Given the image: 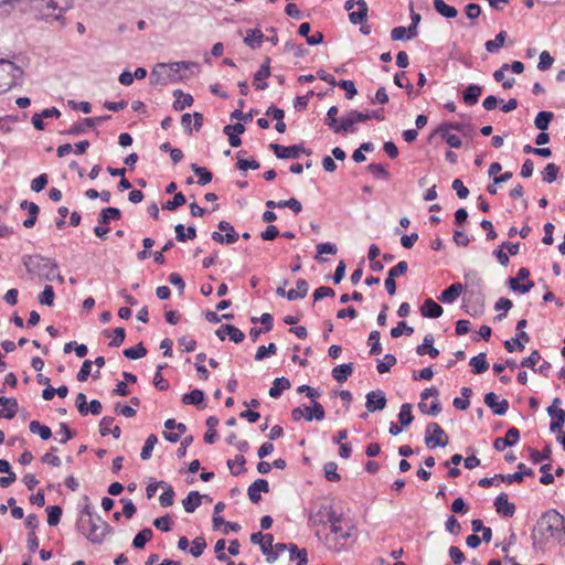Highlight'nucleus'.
Segmentation results:
<instances>
[{"label":"nucleus","instance_id":"f257e3e1","mask_svg":"<svg viewBox=\"0 0 565 565\" xmlns=\"http://www.w3.org/2000/svg\"><path fill=\"white\" fill-rule=\"evenodd\" d=\"M551 540L565 543V518L555 510L542 514L532 533V545L535 551H544Z\"/></svg>","mask_w":565,"mask_h":565},{"label":"nucleus","instance_id":"f03ea898","mask_svg":"<svg viewBox=\"0 0 565 565\" xmlns=\"http://www.w3.org/2000/svg\"><path fill=\"white\" fill-rule=\"evenodd\" d=\"M82 533L94 544L102 543L109 532V524L85 505L78 524Z\"/></svg>","mask_w":565,"mask_h":565},{"label":"nucleus","instance_id":"7ed1b4c3","mask_svg":"<svg viewBox=\"0 0 565 565\" xmlns=\"http://www.w3.org/2000/svg\"><path fill=\"white\" fill-rule=\"evenodd\" d=\"M23 265L30 275L45 280H52L57 270V263L54 259L39 254L25 255Z\"/></svg>","mask_w":565,"mask_h":565},{"label":"nucleus","instance_id":"20e7f679","mask_svg":"<svg viewBox=\"0 0 565 565\" xmlns=\"http://www.w3.org/2000/svg\"><path fill=\"white\" fill-rule=\"evenodd\" d=\"M327 511L328 522L330 523V531L337 539L347 541L356 532L355 525L352 521L344 519L342 515L337 514L331 507H323Z\"/></svg>","mask_w":565,"mask_h":565},{"label":"nucleus","instance_id":"39448f33","mask_svg":"<svg viewBox=\"0 0 565 565\" xmlns=\"http://www.w3.org/2000/svg\"><path fill=\"white\" fill-rule=\"evenodd\" d=\"M23 76V70L14 63L0 60V94L15 86Z\"/></svg>","mask_w":565,"mask_h":565},{"label":"nucleus","instance_id":"423d86ee","mask_svg":"<svg viewBox=\"0 0 565 565\" xmlns=\"http://www.w3.org/2000/svg\"><path fill=\"white\" fill-rule=\"evenodd\" d=\"M73 7V0H42L40 7H36L41 17L46 20H57Z\"/></svg>","mask_w":565,"mask_h":565},{"label":"nucleus","instance_id":"0eeeda50","mask_svg":"<svg viewBox=\"0 0 565 565\" xmlns=\"http://www.w3.org/2000/svg\"><path fill=\"white\" fill-rule=\"evenodd\" d=\"M437 395L438 391L435 387L422 392L418 408L423 414L436 416L440 413L441 408Z\"/></svg>","mask_w":565,"mask_h":565},{"label":"nucleus","instance_id":"6e6552de","mask_svg":"<svg viewBox=\"0 0 565 565\" xmlns=\"http://www.w3.org/2000/svg\"><path fill=\"white\" fill-rule=\"evenodd\" d=\"M463 302L466 303V311L472 316L482 312L484 306V296L481 288L470 289L465 291Z\"/></svg>","mask_w":565,"mask_h":565},{"label":"nucleus","instance_id":"1a4fd4ad","mask_svg":"<svg viewBox=\"0 0 565 565\" xmlns=\"http://www.w3.org/2000/svg\"><path fill=\"white\" fill-rule=\"evenodd\" d=\"M344 9L349 11V20L352 24H362L367 17V4L365 0H348Z\"/></svg>","mask_w":565,"mask_h":565},{"label":"nucleus","instance_id":"9d476101","mask_svg":"<svg viewBox=\"0 0 565 565\" xmlns=\"http://www.w3.org/2000/svg\"><path fill=\"white\" fill-rule=\"evenodd\" d=\"M425 443L428 448H436L438 446L447 445L448 437L437 423H430L426 427Z\"/></svg>","mask_w":565,"mask_h":565},{"label":"nucleus","instance_id":"9b49d317","mask_svg":"<svg viewBox=\"0 0 565 565\" xmlns=\"http://www.w3.org/2000/svg\"><path fill=\"white\" fill-rule=\"evenodd\" d=\"M459 126L452 124H443L436 130L435 134L440 136L443 140L447 142L450 148H459Z\"/></svg>","mask_w":565,"mask_h":565},{"label":"nucleus","instance_id":"f8f14e48","mask_svg":"<svg viewBox=\"0 0 565 565\" xmlns=\"http://www.w3.org/2000/svg\"><path fill=\"white\" fill-rule=\"evenodd\" d=\"M221 232H225V235L220 232L212 233V239L220 244H233L238 239V234L234 226L226 221H221L217 225Z\"/></svg>","mask_w":565,"mask_h":565},{"label":"nucleus","instance_id":"ddd939ff","mask_svg":"<svg viewBox=\"0 0 565 565\" xmlns=\"http://www.w3.org/2000/svg\"><path fill=\"white\" fill-rule=\"evenodd\" d=\"M562 401L556 397L553 399V403L550 407H547V414L552 418L550 429L553 433L559 430L565 423V411L559 407Z\"/></svg>","mask_w":565,"mask_h":565},{"label":"nucleus","instance_id":"4468645a","mask_svg":"<svg viewBox=\"0 0 565 565\" xmlns=\"http://www.w3.org/2000/svg\"><path fill=\"white\" fill-rule=\"evenodd\" d=\"M109 118H110L109 115L98 116V117H93V118H84V119L75 122L72 127H70L66 130V134L71 135V136H77V135L84 134L89 128H93L96 125H99L105 120H108Z\"/></svg>","mask_w":565,"mask_h":565},{"label":"nucleus","instance_id":"2eb2a0df","mask_svg":"<svg viewBox=\"0 0 565 565\" xmlns=\"http://www.w3.org/2000/svg\"><path fill=\"white\" fill-rule=\"evenodd\" d=\"M269 148L274 151L277 158L279 159H297L300 153L306 152V149L302 145H294V146H281L278 143H270Z\"/></svg>","mask_w":565,"mask_h":565},{"label":"nucleus","instance_id":"dca6fc26","mask_svg":"<svg viewBox=\"0 0 565 565\" xmlns=\"http://www.w3.org/2000/svg\"><path fill=\"white\" fill-rule=\"evenodd\" d=\"M520 439V431L515 427L508 429L504 437H498L494 439L493 447L498 451H503L507 447H512L518 444Z\"/></svg>","mask_w":565,"mask_h":565},{"label":"nucleus","instance_id":"f3484780","mask_svg":"<svg viewBox=\"0 0 565 565\" xmlns=\"http://www.w3.org/2000/svg\"><path fill=\"white\" fill-rule=\"evenodd\" d=\"M386 402L387 401L383 391H372L366 395L365 407L371 413L382 411L385 408Z\"/></svg>","mask_w":565,"mask_h":565},{"label":"nucleus","instance_id":"a211bd4d","mask_svg":"<svg viewBox=\"0 0 565 565\" xmlns=\"http://www.w3.org/2000/svg\"><path fill=\"white\" fill-rule=\"evenodd\" d=\"M270 76V58L266 57L254 75V86L257 90H264L268 87V84L264 82Z\"/></svg>","mask_w":565,"mask_h":565},{"label":"nucleus","instance_id":"6ab92c4d","mask_svg":"<svg viewBox=\"0 0 565 565\" xmlns=\"http://www.w3.org/2000/svg\"><path fill=\"white\" fill-rule=\"evenodd\" d=\"M484 404L499 416L504 415L509 409V402L507 399L498 401V396L493 392L486 394Z\"/></svg>","mask_w":565,"mask_h":565},{"label":"nucleus","instance_id":"aec40b11","mask_svg":"<svg viewBox=\"0 0 565 565\" xmlns=\"http://www.w3.org/2000/svg\"><path fill=\"white\" fill-rule=\"evenodd\" d=\"M495 511L503 515L511 518L515 513V505L509 502L508 494L502 492L494 499Z\"/></svg>","mask_w":565,"mask_h":565},{"label":"nucleus","instance_id":"412c9836","mask_svg":"<svg viewBox=\"0 0 565 565\" xmlns=\"http://www.w3.org/2000/svg\"><path fill=\"white\" fill-rule=\"evenodd\" d=\"M269 491V484L265 479H257L254 481L247 490V494L249 500L253 503H257L260 501V493H267Z\"/></svg>","mask_w":565,"mask_h":565},{"label":"nucleus","instance_id":"4be33fe9","mask_svg":"<svg viewBox=\"0 0 565 565\" xmlns=\"http://www.w3.org/2000/svg\"><path fill=\"white\" fill-rule=\"evenodd\" d=\"M0 404L3 406V409H0V418L4 417L11 419L15 416L18 412V402L15 398L1 397Z\"/></svg>","mask_w":565,"mask_h":565},{"label":"nucleus","instance_id":"5701e85b","mask_svg":"<svg viewBox=\"0 0 565 565\" xmlns=\"http://www.w3.org/2000/svg\"><path fill=\"white\" fill-rule=\"evenodd\" d=\"M422 315L428 318H438L443 315V308L436 301L428 298L420 308Z\"/></svg>","mask_w":565,"mask_h":565},{"label":"nucleus","instance_id":"b1692460","mask_svg":"<svg viewBox=\"0 0 565 565\" xmlns=\"http://www.w3.org/2000/svg\"><path fill=\"white\" fill-rule=\"evenodd\" d=\"M434 339L430 334L424 338V341L420 345L417 347L416 352L418 355L423 356L425 354L430 355V358L436 359L439 354V351L433 345Z\"/></svg>","mask_w":565,"mask_h":565},{"label":"nucleus","instance_id":"393cba45","mask_svg":"<svg viewBox=\"0 0 565 565\" xmlns=\"http://www.w3.org/2000/svg\"><path fill=\"white\" fill-rule=\"evenodd\" d=\"M481 93L482 87L480 85L471 84L465 89L462 94L463 102L467 105H475L478 103Z\"/></svg>","mask_w":565,"mask_h":565},{"label":"nucleus","instance_id":"a878e982","mask_svg":"<svg viewBox=\"0 0 565 565\" xmlns=\"http://www.w3.org/2000/svg\"><path fill=\"white\" fill-rule=\"evenodd\" d=\"M202 495L198 491H191L182 501V505L188 513H193L201 504Z\"/></svg>","mask_w":565,"mask_h":565},{"label":"nucleus","instance_id":"bb28decb","mask_svg":"<svg viewBox=\"0 0 565 565\" xmlns=\"http://www.w3.org/2000/svg\"><path fill=\"white\" fill-rule=\"evenodd\" d=\"M353 363L340 364L332 370V376L338 382L342 383L353 373Z\"/></svg>","mask_w":565,"mask_h":565},{"label":"nucleus","instance_id":"cd10ccee","mask_svg":"<svg viewBox=\"0 0 565 565\" xmlns=\"http://www.w3.org/2000/svg\"><path fill=\"white\" fill-rule=\"evenodd\" d=\"M290 381L286 377L276 379L273 383V386L269 388V396L273 398H278L285 390L290 388Z\"/></svg>","mask_w":565,"mask_h":565},{"label":"nucleus","instance_id":"c85d7f7f","mask_svg":"<svg viewBox=\"0 0 565 565\" xmlns=\"http://www.w3.org/2000/svg\"><path fill=\"white\" fill-rule=\"evenodd\" d=\"M308 289H309L308 282L305 279H298L297 288L288 290L287 299L288 300L302 299L307 296Z\"/></svg>","mask_w":565,"mask_h":565},{"label":"nucleus","instance_id":"c756f323","mask_svg":"<svg viewBox=\"0 0 565 565\" xmlns=\"http://www.w3.org/2000/svg\"><path fill=\"white\" fill-rule=\"evenodd\" d=\"M289 553L290 561H296L297 565H307L308 563V554L305 548L299 550L298 546L294 543L289 544Z\"/></svg>","mask_w":565,"mask_h":565},{"label":"nucleus","instance_id":"7c9ffc66","mask_svg":"<svg viewBox=\"0 0 565 565\" xmlns=\"http://www.w3.org/2000/svg\"><path fill=\"white\" fill-rule=\"evenodd\" d=\"M153 532L151 529L146 527L139 531L132 540V546L135 548H143L145 545L152 539Z\"/></svg>","mask_w":565,"mask_h":565},{"label":"nucleus","instance_id":"2f4dec72","mask_svg":"<svg viewBox=\"0 0 565 565\" xmlns=\"http://www.w3.org/2000/svg\"><path fill=\"white\" fill-rule=\"evenodd\" d=\"M459 297V281L451 284L447 289H445L441 295L438 297L444 303L454 302Z\"/></svg>","mask_w":565,"mask_h":565},{"label":"nucleus","instance_id":"473e14b6","mask_svg":"<svg viewBox=\"0 0 565 565\" xmlns=\"http://www.w3.org/2000/svg\"><path fill=\"white\" fill-rule=\"evenodd\" d=\"M469 364L472 366L473 373L481 374L489 369V363L486 360V353H479L470 359Z\"/></svg>","mask_w":565,"mask_h":565},{"label":"nucleus","instance_id":"72a5a7b5","mask_svg":"<svg viewBox=\"0 0 565 565\" xmlns=\"http://www.w3.org/2000/svg\"><path fill=\"white\" fill-rule=\"evenodd\" d=\"M434 8L445 18H455L458 14L457 9L447 4L444 0H434Z\"/></svg>","mask_w":565,"mask_h":565},{"label":"nucleus","instance_id":"f704fd0d","mask_svg":"<svg viewBox=\"0 0 565 565\" xmlns=\"http://www.w3.org/2000/svg\"><path fill=\"white\" fill-rule=\"evenodd\" d=\"M505 39H507V32L505 31H500L495 35L494 40H489V41L486 42V44H484L486 50L489 53H498L499 50L503 46Z\"/></svg>","mask_w":565,"mask_h":565},{"label":"nucleus","instance_id":"c9c22d12","mask_svg":"<svg viewBox=\"0 0 565 565\" xmlns=\"http://www.w3.org/2000/svg\"><path fill=\"white\" fill-rule=\"evenodd\" d=\"M174 231L175 238L179 242H185L186 239H194L196 237V230L193 226L186 227L185 232L184 226L182 224H178L175 225Z\"/></svg>","mask_w":565,"mask_h":565},{"label":"nucleus","instance_id":"e433bc0d","mask_svg":"<svg viewBox=\"0 0 565 565\" xmlns=\"http://www.w3.org/2000/svg\"><path fill=\"white\" fill-rule=\"evenodd\" d=\"M358 122L356 110H351L347 115H344L339 125V134L343 131H354L352 129L353 125Z\"/></svg>","mask_w":565,"mask_h":565},{"label":"nucleus","instance_id":"4c0bfd02","mask_svg":"<svg viewBox=\"0 0 565 565\" xmlns=\"http://www.w3.org/2000/svg\"><path fill=\"white\" fill-rule=\"evenodd\" d=\"M191 169L199 178L198 183L200 185H205L212 181L213 174L206 168L200 167L196 163H192Z\"/></svg>","mask_w":565,"mask_h":565},{"label":"nucleus","instance_id":"58836bf2","mask_svg":"<svg viewBox=\"0 0 565 565\" xmlns=\"http://www.w3.org/2000/svg\"><path fill=\"white\" fill-rule=\"evenodd\" d=\"M203 401L204 392L199 388L192 390L190 393L182 396V403L185 405H199L203 403Z\"/></svg>","mask_w":565,"mask_h":565},{"label":"nucleus","instance_id":"ea45409f","mask_svg":"<svg viewBox=\"0 0 565 565\" xmlns=\"http://www.w3.org/2000/svg\"><path fill=\"white\" fill-rule=\"evenodd\" d=\"M29 428H30V431L33 433V434H39V436L43 439V440H47L51 438L52 436V431H51V428L49 426H45V425H42L40 422L38 420H32L29 425Z\"/></svg>","mask_w":565,"mask_h":565},{"label":"nucleus","instance_id":"a19ab883","mask_svg":"<svg viewBox=\"0 0 565 565\" xmlns=\"http://www.w3.org/2000/svg\"><path fill=\"white\" fill-rule=\"evenodd\" d=\"M157 443H158V438L154 434H151L148 436V438L146 439L145 445L141 449V452H140V458L142 460H148L151 458L152 450Z\"/></svg>","mask_w":565,"mask_h":565},{"label":"nucleus","instance_id":"79ce46f5","mask_svg":"<svg viewBox=\"0 0 565 565\" xmlns=\"http://www.w3.org/2000/svg\"><path fill=\"white\" fill-rule=\"evenodd\" d=\"M121 216V212L117 207H105L102 210L99 215V222L103 224H108L113 220H119Z\"/></svg>","mask_w":565,"mask_h":565},{"label":"nucleus","instance_id":"37998d69","mask_svg":"<svg viewBox=\"0 0 565 565\" xmlns=\"http://www.w3.org/2000/svg\"><path fill=\"white\" fill-rule=\"evenodd\" d=\"M413 419L412 405L408 403L403 404L398 413V423L401 426L406 427L413 422Z\"/></svg>","mask_w":565,"mask_h":565},{"label":"nucleus","instance_id":"c03bdc74","mask_svg":"<svg viewBox=\"0 0 565 565\" xmlns=\"http://www.w3.org/2000/svg\"><path fill=\"white\" fill-rule=\"evenodd\" d=\"M380 331L374 330L370 333L367 343L370 345V354L371 355H379L382 352V347L380 343Z\"/></svg>","mask_w":565,"mask_h":565},{"label":"nucleus","instance_id":"a18cd8bd","mask_svg":"<svg viewBox=\"0 0 565 565\" xmlns=\"http://www.w3.org/2000/svg\"><path fill=\"white\" fill-rule=\"evenodd\" d=\"M552 119L553 113L540 111L535 117L534 125L539 130L545 131L548 128V124Z\"/></svg>","mask_w":565,"mask_h":565},{"label":"nucleus","instance_id":"49530a36","mask_svg":"<svg viewBox=\"0 0 565 565\" xmlns=\"http://www.w3.org/2000/svg\"><path fill=\"white\" fill-rule=\"evenodd\" d=\"M534 471L532 469H527L526 471H516L511 475H501L500 481L512 483V482H521L524 478V476H533Z\"/></svg>","mask_w":565,"mask_h":565},{"label":"nucleus","instance_id":"de8ad7c7","mask_svg":"<svg viewBox=\"0 0 565 565\" xmlns=\"http://www.w3.org/2000/svg\"><path fill=\"white\" fill-rule=\"evenodd\" d=\"M291 418L295 422H299L301 418H305L307 422L313 420L311 407L303 406L294 408L291 411Z\"/></svg>","mask_w":565,"mask_h":565},{"label":"nucleus","instance_id":"09e8293b","mask_svg":"<svg viewBox=\"0 0 565 565\" xmlns=\"http://www.w3.org/2000/svg\"><path fill=\"white\" fill-rule=\"evenodd\" d=\"M180 95L181 98H178L173 103L174 110H183L185 107H190L193 103V97L190 94H183L181 90H175L174 96Z\"/></svg>","mask_w":565,"mask_h":565},{"label":"nucleus","instance_id":"8fccbe9b","mask_svg":"<svg viewBox=\"0 0 565 565\" xmlns=\"http://www.w3.org/2000/svg\"><path fill=\"white\" fill-rule=\"evenodd\" d=\"M243 152L244 151L237 152V162H236L237 169H239L242 171H246L247 169L257 170L260 167L259 162L254 159H243L241 157Z\"/></svg>","mask_w":565,"mask_h":565},{"label":"nucleus","instance_id":"3c124183","mask_svg":"<svg viewBox=\"0 0 565 565\" xmlns=\"http://www.w3.org/2000/svg\"><path fill=\"white\" fill-rule=\"evenodd\" d=\"M147 354V350L142 343H138L135 347L124 350V355L130 360H137L143 358Z\"/></svg>","mask_w":565,"mask_h":565},{"label":"nucleus","instance_id":"603ef678","mask_svg":"<svg viewBox=\"0 0 565 565\" xmlns=\"http://www.w3.org/2000/svg\"><path fill=\"white\" fill-rule=\"evenodd\" d=\"M245 465V458L243 455L235 456L234 459L227 460V466L234 476H238L243 472V468Z\"/></svg>","mask_w":565,"mask_h":565},{"label":"nucleus","instance_id":"864d4df0","mask_svg":"<svg viewBox=\"0 0 565 565\" xmlns=\"http://www.w3.org/2000/svg\"><path fill=\"white\" fill-rule=\"evenodd\" d=\"M47 523L50 526H55L60 523L62 509L58 505H50L46 508Z\"/></svg>","mask_w":565,"mask_h":565},{"label":"nucleus","instance_id":"5fc2aeb1","mask_svg":"<svg viewBox=\"0 0 565 565\" xmlns=\"http://www.w3.org/2000/svg\"><path fill=\"white\" fill-rule=\"evenodd\" d=\"M223 328L226 329V334L234 343H241L244 341L245 334L237 327L233 324H223Z\"/></svg>","mask_w":565,"mask_h":565},{"label":"nucleus","instance_id":"6e6d98bb","mask_svg":"<svg viewBox=\"0 0 565 565\" xmlns=\"http://www.w3.org/2000/svg\"><path fill=\"white\" fill-rule=\"evenodd\" d=\"M397 360L393 354H385L383 360L377 363L376 369L380 374L386 373L396 364Z\"/></svg>","mask_w":565,"mask_h":565},{"label":"nucleus","instance_id":"4d7b16f0","mask_svg":"<svg viewBox=\"0 0 565 565\" xmlns=\"http://www.w3.org/2000/svg\"><path fill=\"white\" fill-rule=\"evenodd\" d=\"M339 113V109L337 106H332L329 108L327 113L326 124L335 132L339 134V125L337 120V115Z\"/></svg>","mask_w":565,"mask_h":565},{"label":"nucleus","instance_id":"13d9d810","mask_svg":"<svg viewBox=\"0 0 565 565\" xmlns=\"http://www.w3.org/2000/svg\"><path fill=\"white\" fill-rule=\"evenodd\" d=\"M55 294L51 285H46L43 291L39 295V301L41 305L52 306L54 302Z\"/></svg>","mask_w":565,"mask_h":565},{"label":"nucleus","instance_id":"bf43d9fd","mask_svg":"<svg viewBox=\"0 0 565 565\" xmlns=\"http://www.w3.org/2000/svg\"><path fill=\"white\" fill-rule=\"evenodd\" d=\"M559 171V168L555 163H547V166L544 168L542 174H543V181L547 183H552L556 180L557 173Z\"/></svg>","mask_w":565,"mask_h":565},{"label":"nucleus","instance_id":"052dcab7","mask_svg":"<svg viewBox=\"0 0 565 565\" xmlns=\"http://www.w3.org/2000/svg\"><path fill=\"white\" fill-rule=\"evenodd\" d=\"M205 547H206L205 540L202 536H198L192 541V546L190 548V553L194 557H199L203 554Z\"/></svg>","mask_w":565,"mask_h":565},{"label":"nucleus","instance_id":"680f3d73","mask_svg":"<svg viewBox=\"0 0 565 565\" xmlns=\"http://www.w3.org/2000/svg\"><path fill=\"white\" fill-rule=\"evenodd\" d=\"M277 351V347L275 343H269L267 347L265 345H260L257 351H256V354H255V359L257 361H260V360H264L265 358H267L268 355L270 354H275Z\"/></svg>","mask_w":565,"mask_h":565},{"label":"nucleus","instance_id":"e2e57ef3","mask_svg":"<svg viewBox=\"0 0 565 565\" xmlns=\"http://www.w3.org/2000/svg\"><path fill=\"white\" fill-rule=\"evenodd\" d=\"M186 202L185 196L182 192L177 193L172 200L168 201L164 205V210H177L178 207L182 206Z\"/></svg>","mask_w":565,"mask_h":565},{"label":"nucleus","instance_id":"0e129e2a","mask_svg":"<svg viewBox=\"0 0 565 565\" xmlns=\"http://www.w3.org/2000/svg\"><path fill=\"white\" fill-rule=\"evenodd\" d=\"M413 332H414V329L412 327L407 326V323L405 321H399L396 327L392 328L391 337L398 338L403 333H406L409 335Z\"/></svg>","mask_w":565,"mask_h":565},{"label":"nucleus","instance_id":"69168bd1","mask_svg":"<svg viewBox=\"0 0 565 565\" xmlns=\"http://www.w3.org/2000/svg\"><path fill=\"white\" fill-rule=\"evenodd\" d=\"M394 83L398 87L406 88L408 94L413 92V85L409 83L405 72L396 73L394 76Z\"/></svg>","mask_w":565,"mask_h":565},{"label":"nucleus","instance_id":"338daca9","mask_svg":"<svg viewBox=\"0 0 565 565\" xmlns=\"http://www.w3.org/2000/svg\"><path fill=\"white\" fill-rule=\"evenodd\" d=\"M519 279L515 277V278H510L509 279V286L512 290L514 291H519L520 294H526L531 290V288L534 286V284L532 281H529L527 284H523V285H520L519 282Z\"/></svg>","mask_w":565,"mask_h":565},{"label":"nucleus","instance_id":"774afa93","mask_svg":"<svg viewBox=\"0 0 565 565\" xmlns=\"http://www.w3.org/2000/svg\"><path fill=\"white\" fill-rule=\"evenodd\" d=\"M263 40V33L259 30H252L245 38V43L252 47L259 46Z\"/></svg>","mask_w":565,"mask_h":565}]
</instances>
